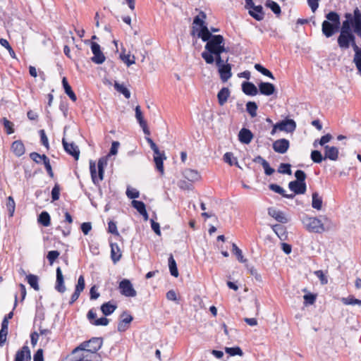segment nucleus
I'll use <instances>...</instances> for the list:
<instances>
[{
  "mask_svg": "<svg viewBox=\"0 0 361 361\" xmlns=\"http://www.w3.org/2000/svg\"><path fill=\"white\" fill-rule=\"evenodd\" d=\"M353 13H345L344 14L345 20L342 23L339 32L340 33L337 37L338 46L341 50H346L349 49V39L350 33H352V27L353 25Z\"/></svg>",
  "mask_w": 361,
  "mask_h": 361,
  "instance_id": "f257e3e1",
  "label": "nucleus"
},
{
  "mask_svg": "<svg viewBox=\"0 0 361 361\" xmlns=\"http://www.w3.org/2000/svg\"><path fill=\"white\" fill-rule=\"evenodd\" d=\"M326 20L322 23V34L327 38L340 32L341 27L340 15L336 11H329L325 15Z\"/></svg>",
  "mask_w": 361,
  "mask_h": 361,
  "instance_id": "f03ea898",
  "label": "nucleus"
},
{
  "mask_svg": "<svg viewBox=\"0 0 361 361\" xmlns=\"http://www.w3.org/2000/svg\"><path fill=\"white\" fill-rule=\"evenodd\" d=\"M212 39L208 40L204 46V51L202 52V58L207 64H213L214 59L212 56V53H217L221 50H224L221 48L222 44H224V38L221 35L212 36Z\"/></svg>",
  "mask_w": 361,
  "mask_h": 361,
  "instance_id": "7ed1b4c3",
  "label": "nucleus"
},
{
  "mask_svg": "<svg viewBox=\"0 0 361 361\" xmlns=\"http://www.w3.org/2000/svg\"><path fill=\"white\" fill-rule=\"evenodd\" d=\"M322 219L317 217L310 216L306 214H303L300 217V220L307 231L315 233H322L325 231L329 230L328 227H326L324 222L329 221V218L326 216H321Z\"/></svg>",
  "mask_w": 361,
  "mask_h": 361,
  "instance_id": "20e7f679",
  "label": "nucleus"
},
{
  "mask_svg": "<svg viewBox=\"0 0 361 361\" xmlns=\"http://www.w3.org/2000/svg\"><path fill=\"white\" fill-rule=\"evenodd\" d=\"M103 345V338L92 337L88 341L82 342L78 346L73 349V353L86 351V353H97V351Z\"/></svg>",
  "mask_w": 361,
  "mask_h": 361,
  "instance_id": "39448f33",
  "label": "nucleus"
},
{
  "mask_svg": "<svg viewBox=\"0 0 361 361\" xmlns=\"http://www.w3.org/2000/svg\"><path fill=\"white\" fill-rule=\"evenodd\" d=\"M118 289L120 293L128 298H133L137 295V292L129 279H124L119 282Z\"/></svg>",
  "mask_w": 361,
  "mask_h": 361,
  "instance_id": "423d86ee",
  "label": "nucleus"
},
{
  "mask_svg": "<svg viewBox=\"0 0 361 361\" xmlns=\"http://www.w3.org/2000/svg\"><path fill=\"white\" fill-rule=\"evenodd\" d=\"M276 128L281 131L293 133L296 128V123L293 119L286 118L276 123Z\"/></svg>",
  "mask_w": 361,
  "mask_h": 361,
  "instance_id": "0eeeda50",
  "label": "nucleus"
},
{
  "mask_svg": "<svg viewBox=\"0 0 361 361\" xmlns=\"http://www.w3.org/2000/svg\"><path fill=\"white\" fill-rule=\"evenodd\" d=\"M90 171L91 178L95 185H99V182L103 180L104 177V170L98 169V176H97V170L95 162L92 160L90 161Z\"/></svg>",
  "mask_w": 361,
  "mask_h": 361,
  "instance_id": "6e6552de",
  "label": "nucleus"
},
{
  "mask_svg": "<svg viewBox=\"0 0 361 361\" xmlns=\"http://www.w3.org/2000/svg\"><path fill=\"white\" fill-rule=\"evenodd\" d=\"M62 144L66 153L71 155L75 160H78L79 159L80 149L74 142L68 143L65 138H63Z\"/></svg>",
  "mask_w": 361,
  "mask_h": 361,
  "instance_id": "1a4fd4ad",
  "label": "nucleus"
},
{
  "mask_svg": "<svg viewBox=\"0 0 361 361\" xmlns=\"http://www.w3.org/2000/svg\"><path fill=\"white\" fill-rule=\"evenodd\" d=\"M290 147V142L287 139L281 138L273 142V149L279 154L286 153Z\"/></svg>",
  "mask_w": 361,
  "mask_h": 361,
  "instance_id": "9d476101",
  "label": "nucleus"
},
{
  "mask_svg": "<svg viewBox=\"0 0 361 361\" xmlns=\"http://www.w3.org/2000/svg\"><path fill=\"white\" fill-rule=\"evenodd\" d=\"M259 92L265 96H271L276 92V87L269 82H261L258 84Z\"/></svg>",
  "mask_w": 361,
  "mask_h": 361,
  "instance_id": "9b49d317",
  "label": "nucleus"
},
{
  "mask_svg": "<svg viewBox=\"0 0 361 361\" xmlns=\"http://www.w3.org/2000/svg\"><path fill=\"white\" fill-rule=\"evenodd\" d=\"M14 361H31V352L27 345H23L16 352Z\"/></svg>",
  "mask_w": 361,
  "mask_h": 361,
  "instance_id": "f8f14e48",
  "label": "nucleus"
},
{
  "mask_svg": "<svg viewBox=\"0 0 361 361\" xmlns=\"http://www.w3.org/2000/svg\"><path fill=\"white\" fill-rule=\"evenodd\" d=\"M135 118H136L138 123L140 124V126L142 128L144 134L146 135H149L150 131L148 128L147 121L145 120V118L143 117V114L141 111L140 106H137L135 109Z\"/></svg>",
  "mask_w": 361,
  "mask_h": 361,
  "instance_id": "ddd939ff",
  "label": "nucleus"
},
{
  "mask_svg": "<svg viewBox=\"0 0 361 361\" xmlns=\"http://www.w3.org/2000/svg\"><path fill=\"white\" fill-rule=\"evenodd\" d=\"M124 316L126 317L123 318L118 324L117 330L119 332L126 331L133 319V316L128 314L127 311H124L121 315V317H123Z\"/></svg>",
  "mask_w": 361,
  "mask_h": 361,
  "instance_id": "4468645a",
  "label": "nucleus"
},
{
  "mask_svg": "<svg viewBox=\"0 0 361 361\" xmlns=\"http://www.w3.org/2000/svg\"><path fill=\"white\" fill-rule=\"evenodd\" d=\"M353 17V27L356 35L361 39V11L357 7L354 9Z\"/></svg>",
  "mask_w": 361,
  "mask_h": 361,
  "instance_id": "2eb2a0df",
  "label": "nucleus"
},
{
  "mask_svg": "<svg viewBox=\"0 0 361 361\" xmlns=\"http://www.w3.org/2000/svg\"><path fill=\"white\" fill-rule=\"evenodd\" d=\"M242 91L247 96H255L258 94L259 90L256 85L249 81H244L241 85Z\"/></svg>",
  "mask_w": 361,
  "mask_h": 361,
  "instance_id": "dca6fc26",
  "label": "nucleus"
},
{
  "mask_svg": "<svg viewBox=\"0 0 361 361\" xmlns=\"http://www.w3.org/2000/svg\"><path fill=\"white\" fill-rule=\"evenodd\" d=\"M268 214L281 224L288 222V219L285 216L284 212L277 210L274 207L268 208Z\"/></svg>",
  "mask_w": 361,
  "mask_h": 361,
  "instance_id": "f3484780",
  "label": "nucleus"
},
{
  "mask_svg": "<svg viewBox=\"0 0 361 361\" xmlns=\"http://www.w3.org/2000/svg\"><path fill=\"white\" fill-rule=\"evenodd\" d=\"M166 159V157L164 151H159L158 154H154V161L156 169L161 175L164 173V161Z\"/></svg>",
  "mask_w": 361,
  "mask_h": 361,
  "instance_id": "a211bd4d",
  "label": "nucleus"
},
{
  "mask_svg": "<svg viewBox=\"0 0 361 361\" xmlns=\"http://www.w3.org/2000/svg\"><path fill=\"white\" fill-rule=\"evenodd\" d=\"M288 188L295 194L301 195L305 193L307 190V184L306 183L293 180L288 183Z\"/></svg>",
  "mask_w": 361,
  "mask_h": 361,
  "instance_id": "6ab92c4d",
  "label": "nucleus"
},
{
  "mask_svg": "<svg viewBox=\"0 0 361 361\" xmlns=\"http://www.w3.org/2000/svg\"><path fill=\"white\" fill-rule=\"evenodd\" d=\"M231 69L232 66L228 63L218 67V72L222 82H226L232 76Z\"/></svg>",
  "mask_w": 361,
  "mask_h": 361,
  "instance_id": "aec40b11",
  "label": "nucleus"
},
{
  "mask_svg": "<svg viewBox=\"0 0 361 361\" xmlns=\"http://www.w3.org/2000/svg\"><path fill=\"white\" fill-rule=\"evenodd\" d=\"M56 280L55 289L58 292L63 293L66 291V286L64 285V278H63V275L61 267H59L56 268Z\"/></svg>",
  "mask_w": 361,
  "mask_h": 361,
  "instance_id": "412c9836",
  "label": "nucleus"
},
{
  "mask_svg": "<svg viewBox=\"0 0 361 361\" xmlns=\"http://www.w3.org/2000/svg\"><path fill=\"white\" fill-rule=\"evenodd\" d=\"M253 133L252 131L246 128H243L238 133L239 141L245 145H248L251 142L253 138Z\"/></svg>",
  "mask_w": 361,
  "mask_h": 361,
  "instance_id": "4be33fe9",
  "label": "nucleus"
},
{
  "mask_svg": "<svg viewBox=\"0 0 361 361\" xmlns=\"http://www.w3.org/2000/svg\"><path fill=\"white\" fill-rule=\"evenodd\" d=\"M250 16L257 21H260L264 18V12L263 7L261 5L252 6L249 8L248 11Z\"/></svg>",
  "mask_w": 361,
  "mask_h": 361,
  "instance_id": "5701e85b",
  "label": "nucleus"
},
{
  "mask_svg": "<svg viewBox=\"0 0 361 361\" xmlns=\"http://www.w3.org/2000/svg\"><path fill=\"white\" fill-rule=\"evenodd\" d=\"M324 158L331 161H336L338 158V149L334 146H324Z\"/></svg>",
  "mask_w": 361,
  "mask_h": 361,
  "instance_id": "b1692460",
  "label": "nucleus"
},
{
  "mask_svg": "<svg viewBox=\"0 0 361 361\" xmlns=\"http://www.w3.org/2000/svg\"><path fill=\"white\" fill-rule=\"evenodd\" d=\"M117 305L114 301H109L104 302L101 307L100 310L102 314L105 316H109L114 313V312L116 310Z\"/></svg>",
  "mask_w": 361,
  "mask_h": 361,
  "instance_id": "393cba45",
  "label": "nucleus"
},
{
  "mask_svg": "<svg viewBox=\"0 0 361 361\" xmlns=\"http://www.w3.org/2000/svg\"><path fill=\"white\" fill-rule=\"evenodd\" d=\"M111 247V259L112 262L117 263L122 257V253L118 245L116 243H110Z\"/></svg>",
  "mask_w": 361,
  "mask_h": 361,
  "instance_id": "a878e982",
  "label": "nucleus"
},
{
  "mask_svg": "<svg viewBox=\"0 0 361 361\" xmlns=\"http://www.w3.org/2000/svg\"><path fill=\"white\" fill-rule=\"evenodd\" d=\"M131 204L139 214L143 216L144 219L147 221L149 218V215L146 209L145 204L139 200H133Z\"/></svg>",
  "mask_w": 361,
  "mask_h": 361,
  "instance_id": "bb28decb",
  "label": "nucleus"
},
{
  "mask_svg": "<svg viewBox=\"0 0 361 361\" xmlns=\"http://www.w3.org/2000/svg\"><path fill=\"white\" fill-rule=\"evenodd\" d=\"M74 361H102V357L99 353H86L82 351V357Z\"/></svg>",
  "mask_w": 361,
  "mask_h": 361,
  "instance_id": "cd10ccee",
  "label": "nucleus"
},
{
  "mask_svg": "<svg viewBox=\"0 0 361 361\" xmlns=\"http://www.w3.org/2000/svg\"><path fill=\"white\" fill-rule=\"evenodd\" d=\"M272 229L274 233L277 235V236L281 240H286L288 237V233L286 231V228L282 224H275L272 226Z\"/></svg>",
  "mask_w": 361,
  "mask_h": 361,
  "instance_id": "c85d7f7f",
  "label": "nucleus"
},
{
  "mask_svg": "<svg viewBox=\"0 0 361 361\" xmlns=\"http://www.w3.org/2000/svg\"><path fill=\"white\" fill-rule=\"evenodd\" d=\"M62 85L64 90L65 93L69 97V98L73 101L75 102L77 100V97L75 92L73 91L71 86L69 85L68 80L66 77L62 78Z\"/></svg>",
  "mask_w": 361,
  "mask_h": 361,
  "instance_id": "c756f323",
  "label": "nucleus"
},
{
  "mask_svg": "<svg viewBox=\"0 0 361 361\" xmlns=\"http://www.w3.org/2000/svg\"><path fill=\"white\" fill-rule=\"evenodd\" d=\"M11 149L13 152L18 157L24 154L25 151L24 144L21 140L14 141L11 145Z\"/></svg>",
  "mask_w": 361,
  "mask_h": 361,
  "instance_id": "7c9ffc66",
  "label": "nucleus"
},
{
  "mask_svg": "<svg viewBox=\"0 0 361 361\" xmlns=\"http://www.w3.org/2000/svg\"><path fill=\"white\" fill-rule=\"evenodd\" d=\"M183 174L184 178L190 182L197 181L200 178L198 171L194 169H187L183 171Z\"/></svg>",
  "mask_w": 361,
  "mask_h": 361,
  "instance_id": "2f4dec72",
  "label": "nucleus"
},
{
  "mask_svg": "<svg viewBox=\"0 0 361 361\" xmlns=\"http://www.w3.org/2000/svg\"><path fill=\"white\" fill-rule=\"evenodd\" d=\"M230 90L228 87H222L217 94V99L219 105L223 106L230 96Z\"/></svg>",
  "mask_w": 361,
  "mask_h": 361,
  "instance_id": "473e14b6",
  "label": "nucleus"
},
{
  "mask_svg": "<svg viewBox=\"0 0 361 361\" xmlns=\"http://www.w3.org/2000/svg\"><path fill=\"white\" fill-rule=\"evenodd\" d=\"M215 35H213L211 33V31L208 28L207 25H204L202 29H200L197 37L199 38H201L203 42H206L207 43L208 40L212 39V36H214Z\"/></svg>",
  "mask_w": 361,
  "mask_h": 361,
  "instance_id": "72a5a7b5",
  "label": "nucleus"
},
{
  "mask_svg": "<svg viewBox=\"0 0 361 361\" xmlns=\"http://www.w3.org/2000/svg\"><path fill=\"white\" fill-rule=\"evenodd\" d=\"M169 271L171 276L174 277H178L179 275L178 270L177 268V264L176 260L173 258L172 254H170L169 259H168Z\"/></svg>",
  "mask_w": 361,
  "mask_h": 361,
  "instance_id": "f704fd0d",
  "label": "nucleus"
},
{
  "mask_svg": "<svg viewBox=\"0 0 361 361\" xmlns=\"http://www.w3.org/2000/svg\"><path fill=\"white\" fill-rule=\"evenodd\" d=\"M322 203V197L319 195L317 192H314L312 195V207L317 210H320Z\"/></svg>",
  "mask_w": 361,
  "mask_h": 361,
  "instance_id": "c9c22d12",
  "label": "nucleus"
},
{
  "mask_svg": "<svg viewBox=\"0 0 361 361\" xmlns=\"http://www.w3.org/2000/svg\"><path fill=\"white\" fill-rule=\"evenodd\" d=\"M38 222L43 226H49L51 224V217L49 214L46 211L42 212L38 216Z\"/></svg>",
  "mask_w": 361,
  "mask_h": 361,
  "instance_id": "e433bc0d",
  "label": "nucleus"
},
{
  "mask_svg": "<svg viewBox=\"0 0 361 361\" xmlns=\"http://www.w3.org/2000/svg\"><path fill=\"white\" fill-rule=\"evenodd\" d=\"M265 6L270 8L276 16L280 15L281 13V7L279 4L272 0H267L265 2Z\"/></svg>",
  "mask_w": 361,
  "mask_h": 361,
  "instance_id": "4c0bfd02",
  "label": "nucleus"
},
{
  "mask_svg": "<svg viewBox=\"0 0 361 361\" xmlns=\"http://www.w3.org/2000/svg\"><path fill=\"white\" fill-rule=\"evenodd\" d=\"M114 86L115 90L122 94L126 99H129L130 97V92L123 84L115 82Z\"/></svg>",
  "mask_w": 361,
  "mask_h": 361,
  "instance_id": "58836bf2",
  "label": "nucleus"
},
{
  "mask_svg": "<svg viewBox=\"0 0 361 361\" xmlns=\"http://www.w3.org/2000/svg\"><path fill=\"white\" fill-rule=\"evenodd\" d=\"M27 281L31 288H32L35 290H39V278L37 276L34 274H29L27 276Z\"/></svg>",
  "mask_w": 361,
  "mask_h": 361,
  "instance_id": "ea45409f",
  "label": "nucleus"
},
{
  "mask_svg": "<svg viewBox=\"0 0 361 361\" xmlns=\"http://www.w3.org/2000/svg\"><path fill=\"white\" fill-rule=\"evenodd\" d=\"M255 68L258 72L262 73V75H264L265 76H267L268 78H271L272 80H275V78H274L273 73L269 69H267L265 67H264L262 64H260V63H255Z\"/></svg>",
  "mask_w": 361,
  "mask_h": 361,
  "instance_id": "a19ab883",
  "label": "nucleus"
},
{
  "mask_svg": "<svg viewBox=\"0 0 361 361\" xmlns=\"http://www.w3.org/2000/svg\"><path fill=\"white\" fill-rule=\"evenodd\" d=\"M206 17V13L203 11H200L199 15L194 18L193 24L200 26V29H202L204 25H207L204 21Z\"/></svg>",
  "mask_w": 361,
  "mask_h": 361,
  "instance_id": "79ce46f5",
  "label": "nucleus"
},
{
  "mask_svg": "<svg viewBox=\"0 0 361 361\" xmlns=\"http://www.w3.org/2000/svg\"><path fill=\"white\" fill-rule=\"evenodd\" d=\"M341 301L345 305H357L361 306V300L357 299L353 295H349L347 298H342Z\"/></svg>",
  "mask_w": 361,
  "mask_h": 361,
  "instance_id": "37998d69",
  "label": "nucleus"
},
{
  "mask_svg": "<svg viewBox=\"0 0 361 361\" xmlns=\"http://www.w3.org/2000/svg\"><path fill=\"white\" fill-rule=\"evenodd\" d=\"M310 158L316 164H320L323 160H325L324 156L323 157L322 152L317 149L311 152Z\"/></svg>",
  "mask_w": 361,
  "mask_h": 361,
  "instance_id": "c03bdc74",
  "label": "nucleus"
},
{
  "mask_svg": "<svg viewBox=\"0 0 361 361\" xmlns=\"http://www.w3.org/2000/svg\"><path fill=\"white\" fill-rule=\"evenodd\" d=\"M225 352L227 354H228L230 356H235V355L242 356L243 355V352L239 346L226 347Z\"/></svg>",
  "mask_w": 361,
  "mask_h": 361,
  "instance_id": "a18cd8bd",
  "label": "nucleus"
},
{
  "mask_svg": "<svg viewBox=\"0 0 361 361\" xmlns=\"http://www.w3.org/2000/svg\"><path fill=\"white\" fill-rule=\"evenodd\" d=\"M232 252L237 257V259L241 262L245 263L247 259L244 258L242 250L236 245V244H232Z\"/></svg>",
  "mask_w": 361,
  "mask_h": 361,
  "instance_id": "49530a36",
  "label": "nucleus"
},
{
  "mask_svg": "<svg viewBox=\"0 0 361 361\" xmlns=\"http://www.w3.org/2000/svg\"><path fill=\"white\" fill-rule=\"evenodd\" d=\"M257 108L258 106L255 102H248L246 104V111L252 117L257 116Z\"/></svg>",
  "mask_w": 361,
  "mask_h": 361,
  "instance_id": "de8ad7c7",
  "label": "nucleus"
},
{
  "mask_svg": "<svg viewBox=\"0 0 361 361\" xmlns=\"http://www.w3.org/2000/svg\"><path fill=\"white\" fill-rule=\"evenodd\" d=\"M212 56L214 59V63L215 62V64L217 67L222 66L223 65L228 63V59L224 60L221 57V54L219 52L217 53H212Z\"/></svg>",
  "mask_w": 361,
  "mask_h": 361,
  "instance_id": "09e8293b",
  "label": "nucleus"
},
{
  "mask_svg": "<svg viewBox=\"0 0 361 361\" xmlns=\"http://www.w3.org/2000/svg\"><path fill=\"white\" fill-rule=\"evenodd\" d=\"M277 171L279 173L291 175L292 174L291 165L288 163H281L279 165Z\"/></svg>",
  "mask_w": 361,
  "mask_h": 361,
  "instance_id": "8fccbe9b",
  "label": "nucleus"
},
{
  "mask_svg": "<svg viewBox=\"0 0 361 361\" xmlns=\"http://www.w3.org/2000/svg\"><path fill=\"white\" fill-rule=\"evenodd\" d=\"M6 207L9 216H13L15 212L16 203L14 199L11 196H9L7 198Z\"/></svg>",
  "mask_w": 361,
  "mask_h": 361,
  "instance_id": "3c124183",
  "label": "nucleus"
},
{
  "mask_svg": "<svg viewBox=\"0 0 361 361\" xmlns=\"http://www.w3.org/2000/svg\"><path fill=\"white\" fill-rule=\"evenodd\" d=\"M43 164L48 175L50 178H53L54 177V174L50 164V160L46 155H44L43 157Z\"/></svg>",
  "mask_w": 361,
  "mask_h": 361,
  "instance_id": "603ef678",
  "label": "nucleus"
},
{
  "mask_svg": "<svg viewBox=\"0 0 361 361\" xmlns=\"http://www.w3.org/2000/svg\"><path fill=\"white\" fill-rule=\"evenodd\" d=\"M93 56L91 58V60L93 63L96 64H102L104 62L106 58L102 53V51L97 53L93 54Z\"/></svg>",
  "mask_w": 361,
  "mask_h": 361,
  "instance_id": "864d4df0",
  "label": "nucleus"
},
{
  "mask_svg": "<svg viewBox=\"0 0 361 361\" xmlns=\"http://www.w3.org/2000/svg\"><path fill=\"white\" fill-rule=\"evenodd\" d=\"M0 44H1L2 47H5V48L8 51L9 54H10V56H11L12 58H13V59L16 58V54H15V51H14V50L13 49V48L11 47V46L10 45V44H9V42H8V40H7V39H4V38H1V39H0Z\"/></svg>",
  "mask_w": 361,
  "mask_h": 361,
  "instance_id": "5fc2aeb1",
  "label": "nucleus"
},
{
  "mask_svg": "<svg viewBox=\"0 0 361 361\" xmlns=\"http://www.w3.org/2000/svg\"><path fill=\"white\" fill-rule=\"evenodd\" d=\"M3 125L7 134L11 135L14 133L13 123L6 118H3Z\"/></svg>",
  "mask_w": 361,
  "mask_h": 361,
  "instance_id": "6e6d98bb",
  "label": "nucleus"
},
{
  "mask_svg": "<svg viewBox=\"0 0 361 361\" xmlns=\"http://www.w3.org/2000/svg\"><path fill=\"white\" fill-rule=\"evenodd\" d=\"M130 56L129 54H125L123 52L121 53L120 59L127 65V66H130L131 65L135 63V58L133 56V59H130Z\"/></svg>",
  "mask_w": 361,
  "mask_h": 361,
  "instance_id": "4d7b16f0",
  "label": "nucleus"
},
{
  "mask_svg": "<svg viewBox=\"0 0 361 361\" xmlns=\"http://www.w3.org/2000/svg\"><path fill=\"white\" fill-rule=\"evenodd\" d=\"M305 305H313L317 299V295L314 293H307L303 296Z\"/></svg>",
  "mask_w": 361,
  "mask_h": 361,
  "instance_id": "13d9d810",
  "label": "nucleus"
},
{
  "mask_svg": "<svg viewBox=\"0 0 361 361\" xmlns=\"http://www.w3.org/2000/svg\"><path fill=\"white\" fill-rule=\"evenodd\" d=\"M60 185L59 183H56L54 186L53 187L51 190V199L52 202L56 201L60 197Z\"/></svg>",
  "mask_w": 361,
  "mask_h": 361,
  "instance_id": "bf43d9fd",
  "label": "nucleus"
},
{
  "mask_svg": "<svg viewBox=\"0 0 361 361\" xmlns=\"http://www.w3.org/2000/svg\"><path fill=\"white\" fill-rule=\"evenodd\" d=\"M355 52L353 62L356 67L361 66V47L353 50Z\"/></svg>",
  "mask_w": 361,
  "mask_h": 361,
  "instance_id": "052dcab7",
  "label": "nucleus"
},
{
  "mask_svg": "<svg viewBox=\"0 0 361 361\" xmlns=\"http://www.w3.org/2000/svg\"><path fill=\"white\" fill-rule=\"evenodd\" d=\"M247 270L251 276H252L256 281L261 282L262 281V276L258 273L257 270L253 266L247 265Z\"/></svg>",
  "mask_w": 361,
  "mask_h": 361,
  "instance_id": "680f3d73",
  "label": "nucleus"
},
{
  "mask_svg": "<svg viewBox=\"0 0 361 361\" xmlns=\"http://www.w3.org/2000/svg\"><path fill=\"white\" fill-rule=\"evenodd\" d=\"M60 253L58 250H51L49 251L47 255V258L51 265L54 262V261L59 257Z\"/></svg>",
  "mask_w": 361,
  "mask_h": 361,
  "instance_id": "e2e57ef3",
  "label": "nucleus"
},
{
  "mask_svg": "<svg viewBox=\"0 0 361 361\" xmlns=\"http://www.w3.org/2000/svg\"><path fill=\"white\" fill-rule=\"evenodd\" d=\"M126 195L129 199L136 200V198L139 197L140 192L135 188H128L126 190Z\"/></svg>",
  "mask_w": 361,
  "mask_h": 361,
  "instance_id": "0e129e2a",
  "label": "nucleus"
},
{
  "mask_svg": "<svg viewBox=\"0 0 361 361\" xmlns=\"http://www.w3.org/2000/svg\"><path fill=\"white\" fill-rule=\"evenodd\" d=\"M314 274L320 280L322 285L328 283L327 276L324 274L322 270H317L314 272Z\"/></svg>",
  "mask_w": 361,
  "mask_h": 361,
  "instance_id": "69168bd1",
  "label": "nucleus"
},
{
  "mask_svg": "<svg viewBox=\"0 0 361 361\" xmlns=\"http://www.w3.org/2000/svg\"><path fill=\"white\" fill-rule=\"evenodd\" d=\"M85 287V279L82 275H80L78 278V283L75 285V290L77 292H82Z\"/></svg>",
  "mask_w": 361,
  "mask_h": 361,
  "instance_id": "338daca9",
  "label": "nucleus"
},
{
  "mask_svg": "<svg viewBox=\"0 0 361 361\" xmlns=\"http://www.w3.org/2000/svg\"><path fill=\"white\" fill-rule=\"evenodd\" d=\"M108 232L114 235L120 236V234L117 229L116 223L115 221H110L108 223Z\"/></svg>",
  "mask_w": 361,
  "mask_h": 361,
  "instance_id": "774afa93",
  "label": "nucleus"
}]
</instances>
